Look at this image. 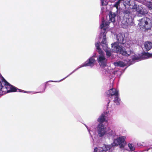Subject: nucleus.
Segmentation results:
<instances>
[{"label":"nucleus","mask_w":152,"mask_h":152,"mask_svg":"<svg viewBox=\"0 0 152 152\" xmlns=\"http://www.w3.org/2000/svg\"><path fill=\"white\" fill-rule=\"evenodd\" d=\"M138 1L142 3L143 4L144 0H137Z\"/></svg>","instance_id":"obj_26"},{"label":"nucleus","mask_w":152,"mask_h":152,"mask_svg":"<svg viewBox=\"0 0 152 152\" xmlns=\"http://www.w3.org/2000/svg\"><path fill=\"white\" fill-rule=\"evenodd\" d=\"M113 64L115 66H118L121 67H124L126 65L123 62L121 61L114 62Z\"/></svg>","instance_id":"obj_16"},{"label":"nucleus","mask_w":152,"mask_h":152,"mask_svg":"<svg viewBox=\"0 0 152 152\" xmlns=\"http://www.w3.org/2000/svg\"><path fill=\"white\" fill-rule=\"evenodd\" d=\"M42 93V92H36V93Z\"/></svg>","instance_id":"obj_27"},{"label":"nucleus","mask_w":152,"mask_h":152,"mask_svg":"<svg viewBox=\"0 0 152 152\" xmlns=\"http://www.w3.org/2000/svg\"><path fill=\"white\" fill-rule=\"evenodd\" d=\"M144 49L146 51L150 50L152 48V43L149 41L145 42L144 43Z\"/></svg>","instance_id":"obj_13"},{"label":"nucleus","mask_w":152,"mask_h":152,"mask_svg":"<svg viewBox=\"0 0 152 152\" xmlns=\"http://www.w3.org/2000/svg\"><path fill=\"white\" fill-rule=\"evenodd\" d=\"M107 116V112H104L102 113L97 119L99 123H103L106 120V118Z\"/></svg>","instance_id":"obj_14"},{"label":"nucleus","mask_w":152,"mask_h":152,"mask_svg":"<svg viewBox=\"0 0 152 152\" xmlns=\"http://www.w3.org/2000/svg\"><path fill=\"white\" fill-rule=\"evenodd\" d=\"M124 16L121 20V26L123 28H126L132 22V18L130 12L129 11H124Z\"/></svg>","instance_id":"obj_9"},{"label":"nucleus","mask_w":152,"mask_h":152,"mask_svg":"<svg viewBox=\"0 0 152 152\" xmlns=\"http://www.w3.org/2000/svg\"><path fill=\"white\" fill-rule=\"evenodd\" d=\"M128 146L131 151H134L135 150L134 146L131 143H129L128 144Z\"/></svg>","instance_id":"obj_20"},{"label":"nucleus","mask_w":152,"mask_h":152,"mask_svg":"<svg viewBox=\"0 0 152 152\" xmlns=\"http://www.w3.org/2000/svg\"><path fill=\"white\" fill-rule=\"evenodd\" d=\"M116 39L118 42L111 44L113 51L125 56H129L131 54V50L128 51L129 48H127V50H125L121 45V44L124 45L126 42L124 35L121 33L119 34L116 36Z\"/></svg>","instance_id":"obj_2"},{"label":"nucleus","mask_w":152,"mask_h":152,"mask_svg":"<svg viewBox=\"0 0 152 152\" xmlns=\"http://www.w3.org/2000/svg\"><path fill=\"white\" fill-rule=\"evenodd\" d=\"M44 92V91H43V92Z\"/></svg>","instance_id":"obj_29"},{"label":"nucleus","mask_w":152,"mask_h":152,"mask_svg":"<svg viewBox=\"0 0 152 152\" xmlns=\"http://www.w3.org/2000/svg\"><path fill=\"white\" fill-rule=\"evenodd\" d=\"M143 4L147 6L149 9L152 10V0H144Z\"/></svg>","instance_id":"obj_15"},{"label":"nucleus","mask_w":152,"mask_h":152,"mask_svg":"<svg viewBox=\"0 0 152 152\" xmlns=\"http://www.w3.org/2000/svg\"><path fill=\"white\" fill-rule=\"evenodd\" d=\"M2 81L4 86H3L2 89L1 90L2 91H0V95H3L7 93L10 92L19 91L20 92H27L23 90L18 89L15 87L12 86L7 82L3 77L2 78Z\"/></svg>","instance_id":"obj_5"},{"label":"nucleus","mask_w":152,"mask_h":152,"mask_svg":"<svg viewBox=\"0 0 152 152\" xmlns=\"http://www.w3.org/2000/svg\"><path fill=\"white\" fill-rule=\"evenodd\" d=\"M132 59L133 63H134L135 62L138 61L142 60L140 58H139L136 56H134L132 58Z\"/></svg>","instance_id":"obj_21"},{"label":"nucleus","mask_w":152,"mask_h":152,"mask_svg":"<svg viewBox=\"0 0 152 152\" xmlns=\"http://www.w3.org/2000/svg\"><path fill=\"white\" fill-rule=\"evenodd\" d=\"M121 2L123 3L126 8H129L137 11L139 14V16L144 15L147 13V12L144 11L141 6L137 5L135 0H118L113 5L117 10L119 7L120 8V4Z\"/></svg>","instance_id":"obj_3"},{"label":"nucleus","mask_w":152,"mask_h":152,"mask_svg":"<svg viewBox=\"0 0 152 152\" xmlns=\"http://www.w3.org/2000/svg\"><path fill=\"white\" fill-rule=\"evenodd\" d=\"M95 55H94L93 56L91 57H90L88 60L86 61L84 63L80 65V67H78L75 69L74 70H73L71 73H70L69 75H68V76H67L66 77H65L64 78L60 80L59 81H52V80H50L48 82L51 81L52 82H60L61 81H62L64 79H65V78L69 76L70 75L72 74L74 72H75L76 71L78 70L79 68L84 67V66H89L91 67H93L94 64L96 62V61L94 58V57H95Z\"/></svg>","instance_id":"obj_7"},{"label":"nucleus","mask_w":152,"mask_h":152,"mask_svg":"<svg viewBox=\"0 0 152 152\" xmlns=\"http://www.w3.org/2000/svg\"><path fill=\"white\" fill-rule=\"evenodd\" d=\"M120 72L119 71H118V70H114L113 72V73L114 74V75H115V74H117V73L118 74V73H120Z\"/></svg>","instance_id":"obj_24"},{"label":"nucleus","mask_w":152,"mask_h":152,"mask_svg":"<svg viewBox=\"0 0 152 152\" xmlns=\"http://www.w3.org/2000/svg\"><path fill=\"white\" fill-rule=\"evenodd\" d=\"M106 145H105V146ZM94 152H109V151H107V150L105 148V146L104 147V148L102 150H101L100 151H99V152L98 151V149L97 147L95 148L94 149Z\"/></svg>","instance_id":"obj_19"},{"label":"nucleus","mask_w":152,"mask_h":152,"mask_svg":"<svg viewBox=\"0 0 152 152\" xmlns=\"http://www.w3.org/2000/svg\"><path fill=\"white\" fill-rule=\"evenodd\" d=\"M126 138L125 136L118 137L114 139L113 142L110 145H105V148L107 151H109L112 147L115 146H119L120 148H124L126 144Z\"/></svg>","instance_id":"obj_6"},{"label":"nucleus","mask_w":152,"mask_h":152,"mask_svg":"<svg viewBox=\"0 0 152 152\" xmlns=\"http://www.w3.org/2000/svg\"><path fill=\"white\" fill-rule=\"evenodd\" d=\"M138 25L142 31H147L151 28L152 24L150 18L144 17L140 19Z\"/></svg>","instance_id":"obj_8"},{"label":"nucleus","mask_w":152,"mask_h":152,"mask_svg":"<svg viewBox=\"0 0 152 152\" xmlns=\"http://www.w3.org/2000/svg\"><path fill=\"white\" fill-rule=\"evenodd\" d=\"M44 92V91H43V92Z\"/></svg>","instance_id":"obj_30"},{"label":"nucleus","mask_w":152,"mask_h":152,"mask_svg":"<svg viewBox=\"0 0 152 152\" xmlns=\"http://www.w3.org/2000/svg\"><path fill=\"white\" fill-rule=\"evenodd\" d=\"M108 132L106 134L107 137L109 138H113L115 136V131L109 128L108 129Z\"/></svg>","instance_id":"obj_12"},{"label":"nucleus","mask_w":152,"mask_h":152,"mask_svg":"<svg viewBox=\"0 0 152 152\" xmlns=\"http://www.w3.org/2000/svg\"><path fill=\"white\" fill-rule=\"evenodd\" d=\"M45 88H46V87H45V88L44 89V91H45Z\"/></svg>","instance_id":"obj_28"},{"label":"nucleus","mask_w":152,"mask_h":152,"mask_svg":"<svg viewBox=\"0 0 152 152\" xmlns=\"http://www.w3.org/2000/svg\"><path fill=\"white\" fill-rule=\"evenodd\" d=\"M101 1V4L102 5H106L107 4V1L105 0H100Z\"/></svg>","instance_id":"obj_23"},{"label":"nucleus","mask_w":152,"mask_h":152,"mask_svg":"<svg viewBox=\"0 0 152 152\" xmlns=\"http://www.w3.org/2000/svg\"><path fill=\"white\" fill-rule=\"evenodd\" d=\"M97 131L98 136L99 137H102L107 133V128L103 124L100 123L97 126Z\"/></svg>","instance_id":"obj_10"},{"label":"nucleus","mask_w":152,"mask_h":152,"mask_svg":"<svg viewBox=\"0 0 152 152\" xmlns=\"http://www.w3.org/2000/svg\"><path fill=\"white\" fill-rule=\"evenodd\" d=\"M85 126H86V128H87L88 132H89V134L91 136V137L92 138V139H93V141L94 142V139L93 138V137H92V135H91V133L90 132V129H89L88 126L86 125L85 124Z\"/></svg>","instance_id":"obj_22"},{"label":"nucleus","mask_w":152,"mask_h":152,"mask_svg":"<svg viewBox=\"0 0 152 152\" xmlns=\"http://www.w3.org/2000/svg\"><path fill=\"white\" fill-rule=\"evenodd\" d=\"M109 15L110 19L109 21H106L105 22L103 19L102 20V23L100 25V28L102 31L101 33V37L102 35L103 37V39L101 43V45L106 52L107 56L108 57L110 56L111 53L110 49L108 48L106 42V30L110 22H115L116 14L115 13L110 12L109 13Z\"/></svg>","instance_id":"obj_1"},{"label":"nucleus","mask_w":152,"mask_h":152,"mask_svg":"<svg viewBox=\"0 0 152 152\" xmlns=\"http://www.w3.org/2000/svg\"><path fill=\"white\" fill-rule=\"evenodd\" d=\"M150 56L152 57V53L149 54L148 53H145L142 56V59H145L148 58Z\"/></svg>","instance_id":"obj_18"},{"label":"nucleus","mask_w":152,"mask_h":152,"mask_svg":"<svg viewBox=\"0 0 152 152\" xmlns=\"http://www.w3.org/2000/svg\"><path fill=\"white\" fill-rule=\"evenodd\" d=\"M107 94L109 97V102L107 103V108L111 107L110 104L113 102L114 105H118L120 104L121 100L119 97L118 91L114 88H112L107 92Z\"/></svg>","instance_id":"obj_4"},{"label":"nucleus","mask_w":152,"mask_h":152,"mask_svg":"<svg viewBox=\"0 0 152 152\" xmlns=\"http://www.w3.org/2000/svg\"><path fill=\"white\" fill-rule=\"evenodd\" d=\"M97 61L101 66H104L106 65L107 60L104 55H99L97 58Z\"/></svg>","instance_id":"obj_11"},{"label":"nucleus","mask_w":152,"mask_h":152,"mask_svg":"<svg viewBox=\"0 0 152 152\" xmlns=\"http://www.w3.org/2000/svg\"><path fill=\"white\" fill-rule=\"evenodd\" d=\"M99 42H97L95 43V46L96 49L98 50V52L99 54V55H103V52L99 48Z\"/></svg>","instance_id":"obj_17"},{"label":"nucleus","mask_w":152,"mask_h":152,"mask_svg":"<svg viewBox=\"0 0 152 152\" xmlns=\"http://www.w3.org/2000/svg\"><path fill=\"white\" fill-rule=\"evenodd\" d=\"M3 87V86L2 85V83L0 81V91H2L1 90H2V89Z\"/></svg>","instance_id":"obj_25"}]
</instances>
